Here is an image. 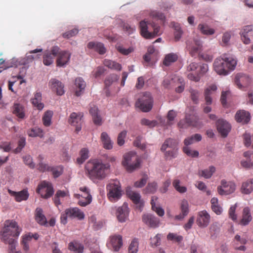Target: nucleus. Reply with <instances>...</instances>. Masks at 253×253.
I'll use <instances>...</instances> for the list:
<instances>
[{
    "label": "nucleus",
    "mask_w": 253,
    "mask_h": 253,
    "mask_svg": "<svg viewBox=\"0 0 253 253\" xmlns=\"http://www.w3.org/2000/svg\"><path fill=\"white\" fill-rule=\"evenodd\" d=\"M235 189L236 185L234 183L222 180L221 181V185L217 187V191L220 195H226L233 193Z\"/></svg>",
    "instance_id": "obj_12"
},
{
    "label": "nucleus",
    "mask_w": 253,
    "mask_h": 253,
    "mask_svg": "<svg viewBox=\"0 0 253 253\" xmlns=\"http://www.w3.org/2000/svg\"><path fill=\"white\" fill-rule=\"evenodd\" d=\"M167 239L168 240L175 241L177 243H180L183 240V237L181 235H178L177 234L169 233L167 235Z\"/></svg>",
    "instance_id": "obj_62"
},
{
    "label": "nucleus",
    "mask_w": 253,
    "mask_h": 253,
    "mask_svg": "<svg viewBox=\"0 0 253 253\" xmlns=\"http://www.w3.org/2000/svg\"><path fill=\"white\" fill-rule=\"evenodd\" d=\"M138 245V240L136 238L133 239L128 247V253H137Z\"/></svg>",
    "instance_id": "obj_54"
},
{
    "label": "nucleus",
    "mask_w": 253,
    "mask_h": 253,
    "mask_svg": "<svg viewBox=\"0 0 253 253\" xmlns=\"http://www.w3.org/2000/svg\"><path fill=\"white\" fill-rule=\"evenodd\" d=\"M231 37V33L230 32H226L224 33L222 37V46H227L229 44L230 40Z\"/></svg>",
    "instance_id": "obj_63"
},
{
    "label": "nucleus",
    "mask_w": 253,
    "mask_h": 253,
    "mask_svg": "<svg viewBox=\"0 0 253 253\" xmlns=\"http://www.w3.org/2000/svg\"><path fill=\"white\" fill-rule=\"evenodd\" d=\"M198 29L202 34L206 35H211L215 32L213 29L210 28L207 25L200 24L198 25Z\"/></svg>",
    "instance_id": "obj_50"
},
{
    "label": "nucleus",
    "mask_w": 253,
    "mask_h": 253,
    "mask_svg": "<svg viewBox=\"0 0 253 253\" xmlns=\"http://www.w3.org/2000/svg\"><path fill=\"white\" fill-rule=\"evenodd\" d=\"M217 129L222 136L226 137L231 129L230 125L226 121L219 119L216 122Z\"/></svg>",
    "instance_id": "obj_20"
},
{
    "label": "nucleus",
    "mask_w": 253,
    "mask_h": 253,
    "mask_svg": "<svg viewBox=\"0 0 253 253\" xmlns=\"http://www.w3.org/2000/svg\"><path fill=\"white\" fill-rule=\"evenodd\" d=\"M158 198L156 196H153L151 201V204L152 206V209L155 211L157 214L160 216H163L164 215V210L160 207L156 206V202L157 201Z\"/></svg>",
    "instance_id": "obj_42"
},
{
    "label": "nucleus",
    "mask_w": 253,
    "mask_h": 253,
    "mask_svg": "<svg viewBox=\"0 0 253 253\" xmlns=\"http://www.w3.org/2000/svg\"><path fill=\"white\" fill-rule=\"evenodd\" d=\"M177 142L175 140L172 138H169L165 141L164 143L162 146L161 150L164 152L168 148L169 149H177Z\"/></svg>",
    "instance_id": "obj_39"
},
{
    "label": "nucleus",
    "mask_w": 253,
    "mask_h": 253,
    "mask_svg": "<svg viewBox=\"0 0 253 253\" xmlns=\"http://www.w3.org/2000/svg\"><path fill=\"white\" fill-rule=\"evenodd\" d=\"M87 47L89 49H93L100 54H103L106 52V49L103 43L98 42L95 43L94 42H89L87 45Z\"/></svg>",
    "instance_id": "obj_36"
},
{
    "label": "nucleus",
    "mask_w": 253,
    "mask_h": 253,
    "mask_svg": "<svg viewBox=\"0 0 253 253\" xmlns=\"http://www.w3.org/2000/svg\"><path fill=\"white\" fill-rule=\"evenodd\" d=\"M21 231V229L15 221L6 220L1 232V240L5 244L10 243L11 240H15L13 237H18Z\"/></svg>",
    "instance_id": "obj_3"
},
{
    "label": "nucleus",
    "mask_w": 253,
    "mask_h": 253,
    "mask_svg": "<svg viewBox=\"0 0 253 253\" xmlns=\"http://www.w3.org/2000/svg\"><path fill=\"white\" fill-rule=\"evenodd\" d=\"M141 35L147 39H151L161 34L160 27L154 22L143 20L139 23Z\"/></svg>",
    "instance_id": "obj_4"
},
{
    "label": "nucleus",
    "mask_w": 253,
    "mask_h": 253,
    "mask_svg": "<svg viewBox=\"0 0 253 253\" xmlns=\"http://www.w3.org/2000/svg\"><path fill=\"white\" fill-rule=\"evenodd\" d=\"M242 42L246 44L251 42L250 38L253 36V26L248 25L245 26L240 32Z\"/></svg>",
    "instance_id": "obj_21"
},
{
    "label": "nucleus",
    "mask_w": 253,
    "mask_h": 253,
    "mask_svg": "<svg viewBox=\"0 0 253 253\" xmlns=\"http://www.w3.org/2000/svg\"><path fill=\"white\" fill-rule=\"evenodd\" d=\"M217 89V87L215 84H211L209 85L205 91V98L206 103L208 105H210L212 103V98L211 95L213 92L215 91Z\"/></svg>",
    "instance_id": "obj_33"
},
{
    "label": "nucleus",
    "mask_w": 253,
    "mask_h": 253,
    "mask_svg": "<svg viewBox=\"0 0 253 253\" xmlns=\"http://www.w3.org/2000/svg\"><path fill=\"white\" fill-rule=\"evenodd\" d=\"M52 115L53 112L51 111H47L45 112L42 117V122L45 126H48L51 125V120Z\"/></svg>",
    "instance_id": "obj_51"
},
{
    "label": "nucleus",
    "mask_w": 253,
    "mask_h": 253,
    "mask_svg": "<svg viewBox=\"0 0 253 253\" xmlns=\"http://www.w3.org/2000/svg\"><path fill=\"white\" fill-rule=\"evenodd\" d=\"M43 159V158L42 156L40 155L38 157V160H40V162L39 163L38 165V169L41 172H45V171H49L51 167L48 166L47 164L43 163L42 162V161Z\"/></svg>",
    "instance_id": "obj_49"
},
{
    "label": "nucleus",
    "mask_w": 253,
    "mask_h": 253,
    "mask_svg": "<svg viewBox=\"0 0 253 253\" xmlns=\"http://www.w3.org/2000/svg\"><path fill=\"white\" fill-rule=\"evenodd\" d=\"M183 152L188 156L192 158H197L199 156V152L196 150H193L189 147L185 146L183 148Z\"/></svg>",
    "instance_id": "obj_59"
},
{
    "label": "nucleus",
    "mask_w": 253,
    "mask_h": 253,
    "mask_svg": "<svg viewBox=\"0 0 253 253\" xmlns=\"http://www.w3.org/2000/svg\"><path fill=\"white\" fill-rule=\"evenodd\" d=\"M68 249L77 253H82L84 252V247L79 242L74 241L69 243Z\"/></svg>",
    "instance_id": "obj_37"
},
{
    "label": "nucleus",
    "mask_w": 253,
    "mask_h": 253,
    "mask_svg": "<svg viewBox=\"0 0 253 253\" xmlns=\"http://www.w3.org/2000/svg\"><path fill=\"white\" fill-rule=\"evenodd\" d=\"M100 138L103 144V147L105 149L110 150L113 148V142L106 132H102L101 134Z\"/></svg>",
    "instance_id": "obj_32"
},
{
    "label": "nucleus",
    "mask_w": 253,
    "mask_h": 253,
    "mask_svg": "<svg viewBox=\"0 0 253 253\" xmlns=\"http://www.w3.org/2000/svg\"><path fill=\"white\" fill-rule=\"evenodd\" d=\"M153 105V98L149 92L141 93L135 103L136 107L144 112H149L152 109Z\"/></svg>",
    "instance_id": "obj_6"
},
{
    "label": "nucleus",
    "mask_w": 253,
    "mask_h": 253,
    "mask_svg": "<svg viewBox=\"0 0 253 253\" xmlns=\"http://www.w3.org/2000/svg\"><path fill=\"white\" fill-rule=\"evenodd\" d=\"M123 246L122 236L120 235H114L110 236L107 243L108 248L114 251H119Z\"/></svg>",
    "instance_id": "obj_11"
},
{
    "label": "nucleus",
    "mask_w": 253,
    "mask_h": 253,
    "mask_svg": "<svg viewBox=\"0 0 253 253\" xmlns=\"http://www.w3.org/2000/svg\"><path fill=\"white\" fill-rule=\"evenodd\" d=\"M35 219L41 225H45L47 224L46 218L43 214V210L40 208H37L35 210Z\"/></svg>",
    "instance_id": "obj_28"
},
{
    "label": "nucleus",
    "mask_w": 253,
    "mask_h": 253,
    "mask_svg": "<svg viewBox=\"0 0 253 253\" xmlns=\"http://www.w3.org/2000/svg\"><path fill=\"white\" fill-rule=\"evenodd\" d=\"M103 64L105 66L111 69L117 71H121L122 69V66L120 64L111 60L105 59Z\"/></svg>",
    "instance_id": "obj_43"
},
{
    "label": "nucleus",
    "mask_w": 253,
    "mask_h": 253,
    "mask_svg": "<svg viewBox=\"0 0 253 253\" xmlns=\"http://www.w3.org/2000/svg\"><path fill=\"white\" fill-rule=\"evenodd\" d=\"M83 117V114L81 113L73 112L70 116L69 123L72 126H76V131L77 132L81 130Z\"/></svg>",
    "instance_id": "obj_18"
},
{
    "label": "nucleus",
    "mask_w": 253,
    "mask_h": 253,
    "mask_svg": "<svg viewBox=\"0 0 253 253\" xmlns=\"http://www.w3.org/2000/svg\"><path fill=\"white\" fill-rule=\"evenodd\" d=\"M8 192L11 196L15 198V200L18 202L26 200L29 197V193L27 190L25 189L20 192H15L8 189Z\"/></svg>",
    "instance_id": "obj_26"
},
{
    "label": "nucleus",
    "mask_w": 253,
    "mask_h": 253,
    "mask_svg": "<svg viewBox=\"0 0 253 253\" xmlns=\"http://www.w3.org/2000/svg\"><path fill=\"white\" fill-rule=\"evenodd\" d=\"M237 60L231 56L224 54L216 58L213 63L214 71L220 75L226 76L229 71L234 70Z\"/></svg>",
    "instance_id": "obj_2"
},
{
    "label": "nucleus",
    "mask_w": 253,
    "mask_h": 253,
    "mask_svg": "<svg viewBox=\"0 0 253 253\" xmlns=\"http://www.w3.org/2000/svg\"><path fill=\"white\" fill-rule=\"evenodd\" d=\"M49 86L52 90L56 92L58 95H62L64 93V85L60 81L55 79H51L50 80Z\"/></svg>",
    "instance_id": "obj_25"
},
{
    "label": "nucleus",
    "mask_w": 253,
    "mask_h": 253,
    "mask_svg": "<svg viewBox=\"0 0 253 253\" xmlns=\"http://www.w3.org/2000/svg\"><path fill=\"white\" fill-rule=\"evenodd\" d=\"M129 210L127 204L124 203L122 207H119L116 211V216L118 220L121 222H124L127 219Z\"/></svg>",
    "instance_id": "obj_24"
},
{
    "label": "nucleus",
    "mask_w": 253,
    "mask_h": 253,
    "mask_svg": "<svg viewBox=\"0 0 253 253\" xmlns=\"http://www.w3.org/2000/svg\"><path fill=\"white\" fill-rule=\"evenodd\" d=\"M140 160L134 152H129L124 155L122 164L128 172H132L140 166Z\"/></svg>",
    "instance_id": "obj_5"
},
{
    "label": "nucleus",
    "mask_w": 253,
    "mask_h": 253,
    "mask_svg": "<svg viewBox=\"0 0 253 253\" xmlns=\"http://www.w3.org/2000/svg\"><path fill=\"white\" fill-rule=\"evenodd\" d=\"M178 81V78H165L163 81V86L167 88H170L172 87H173L176 84H174V83L176 81Z\"/></svg>",
    "instance_id": "obj_52"
},
{
    "label": "nucleus",
    "mask_w": 253,
    "mask_h": 253,
    "mask_svg": "<svg viewBox=\"0 0 253 253\" xmlns=\"http://www.w3.org/2000/svg\"><path fill=\"white\" fill-rule=\"evenodd\" d=\"M126 193L128 197L132 201L134 204L136 205V208L140 211L144 206V202L140 199L141 196L138 193L131 190L130 187H127Z\"/></svg>",
    "instance_id": "obj_14"
},
{
    "label": "nucleus",
    "mask_w": 253,
    "mask_h": 253,
    "mask_svg": "<svg viewBox=\"0 0 253 253\" xmlns=\"http://www.w3.org/2000/svg\"><path fill=\"white\" fill-rule=\"evenodd\" d=\"M89 157V151L86 148H82L80 151V157L77 159L78 164H82Z\"/></svg>",
    "instance_id": "obj_44"
},
{
    "label": "nucleus",
    "mask_w": 253,
    "mask_h": 253,
    "mask_svg": "<svg viewBox=\"0 0 253 253\" xmlns=\"http://www.w3.org/2000/svg\"><path fill=\"white\" fill-rule=\"evenodd\" d=\"M109 191L108 198L111 202H116L122 196V190L120 182L117 180H113L110 182L107 186Z\"/></svg>",
    "instance_id": "obj_8"
},
{
    "label": "nucleus",
    "mask_w": 253,
    "mask_h": 253,
    "mask_svg": "<svg viewBox=\"0 0 253 253\" xmlns=\"http://www.w3.org/2000/svg\"><path fill=\"white\" fill-rule=\"evenodd\" d=\"M203 45L200 40L194 39L186 42V48L192 57H196L200 55Z\"/></svg>",
    "instance_id": "obj_9"
},
{
    "label": "nucleus",
    "mask_w": 253,
    "mask_h": 253,
    "mask_svg": "<svg viewBox=\"0 0 253 253\" xmlns=\"http://www.w3.org/2000/svg\"><path fill=\"white\" fill-rule=\"evenodd\" d=\"M75 84L77 87L80 89V90H77L75 92L76 95L77 96L81 95V91L84 89L86 84L85 82L81 78H77L75 81Z\"/></svg>",
    "instance_id": "obj_45"
},
{
    "label": "nucleus",
    "mask_w": 253,
    "mask_h": 253,
    "mask_svg": "<svg viewBox=\"0 0 253 253\" xmlns=\"http://www.w3.org/2000/svg\"><path fill=\"white\" fill-rule=\"evenodd\" d=\"M68 195V193L61 190H58L56 192L54 198V202L55 205L57 207L61 204L60 202V198H63Z\"/></svg>",
    "instance_id": "obj_56"
},
{
    "label": "nucleus",
    "mask_w": 253,
    "mask_h": 253,
    "mask_svg": "<svg viewBox=\"0 0 253 253\" xmlns=\"http://www.w3.org/2000/svg\"><path fill=\"white\" fill-rule=\"evenodd\" d=\"M116 49L118 51L125 55H127L133 51V48L131 47H130L128 48H126L121 45H117Z\"/></svg>",
    "instance_id": "obj_60"
},
{
    "label": "nucleus",
    "mask_w": 253,
    "mask_h": 253,
    "mask_svg": "<svg viewBox=\"0 0 253 253\" xmlns=\"http://www.w3.org/2000/svg\"><path fill=\"white\" fill-rule=\"evenodd\" d=\"M42 101V94L40 92H37L34 97L32 100L33 105L36 107L38 109L41 110L43 109L44 105L41 102Z\"/></svg>",
    "instance_id": "obj_40"
},
{
    "label": "nucleus",
    "mask_w": 253,
    "mask_h": 253,
    "mask_svg": "<svg viewBox=\"0 0 253 253\" xmlns=\"http://www.w3.org/2000/svg\"><path fill=\"white\" fill-rule=\"evenodd\" d=\"M150 16L153 20H160L162 22L165 19V15L161 12L153 11L150 13Z\"/></svg>",
    "instance_id": "obj_64"
},
{
    "label": "nucleus",
    "mask_w": 253,
    "mask_h": 253,
    "mask_svg": "<svg viewBox=\"0 0 253 253\" xmlns=\"http://www.w3.org/2000/svg\"><path fill=\"white\" fill-rule=\"evenodd\" d=\"M68 217L71 219L77 218L79 220H83L84 218V214L78 208H70L67 209L64 213H61L60 217L61 223L66 224Z\"/></svg>",
    "instance_id": "obj_7"
},
{
    "label": "nucleus",
    "mask_w": 253,
    "mask_h": 253,
    "mask_svg": "<svg viewBox=\"0 0 253 253\" xmlns=\"http://www.w3.org/2000/svg\"><path fill=\"white\" fill-rule=\"evenodd\" d=\"M12 113L20 119H23L25 117V109L22 105L15 103L12 107Z\"/></svg>",
    "instance_id": "obj_29"
},
{
    "label": "nucleus",
    "mask_w": 253,
    "mask_h": 253,
    "mask_svg": "<svg viewBox=\"0 0 253 253\" xmlns=\"http://www.w3.org/2000/svg\"><path fill=\"white\" fill-rule=\"evenodd\" d=\"M252 217L249 208L246 207L243 209L242 218L240 221V224L242 225H247L252 220Z\"/></svg>",
    "instance_id": "obj_35"
},
{
    "label": "nucleus",
    "mask_w": 253,
    "mask_h": 253,
    "mask_svg": "<svg viewBox=\"0 0 253 253\" xmlns=\"http://www.w3.org/2000/svg\"><path fill=\"white\" fill-rule=\"evenodd\" d=\"M178 59V56L174 53H170L166 55L163 60V64L166 66H169L171 64L175 62Z\"/></svg>",
    "instance_id": "obj_41"
},
{
    "label": "nucleus",
    "mask_w": 253,
    "mask_h": 253,
    "mask_svg": "<svg viewBox=\"0 0 253 253\" xmlns=\"http://www.w3.org/2000/svg\"><path fill=\"white\" fill-rule=\"evenodd\" d=\"M235 119L238 122L247 124L250 120V114L245 110H239L236 114Z\"/></svg>",
    "instance_id": "obj_27"
},
{
    "label": "nucleus",
    "mask_w": 253,
    "mask_h": 253,
    "mask_svg": "<svg viewBox=\"0 0 253 253\" xmlns=\"http://www.w3.org/2000/svg\"><path fill=\"white\" fill-rule=\"evenodd\" d=\"M181 212L184 213V215H187L189 212V203L188 201L183 199L181 201L180 204Z\"/></svg>",
    "instance_id": "obj_61"
},
{
    "label": "nucleus",
    "mask_w": 253,
    "mask_h": 253,
    "mask_svg": "<svg viewBox=\"0 0 253 253\" xmlns=\"http://www.w3.org/2000/svg\"><path fill=\"white\" fill-rule=\"evenodd\" d=\"M109 168V164H103L100 160L97 159L89 161L85 166L90 178L99 180L106 176Z\"/></svg>",
    "instance_id": "obj_1"
},
{
    "label": "nucleus",
    "mask_w": 253,
    "mask_h": 253,
    "mask_svg": "<svg viewBox=\"0 0 253 253\" xmlns=\"http://www.w3.org/2000/svg\"><path fill=\"white\" fill-rule=\"evenodd\" d=\"M244 156L247 158L246 161H243L241 164L242 167L246 168H249L253 166V153L251 151L244 152Z\"/></svg>",
    "instance_id": "obj_34"
},
{
    "label": "nucleus",
    "mask_w": 253,
    "mask_h": 253,
    "mask_svg": "<svg viewBox=\"0 0 253 253\" xmlns=\"http://www.w3.org/2000/svg\"><path fill=\"white\" fill-rule=\"evenodd\" d=\"M37 192L42 198L48 199L53 195L54 190L51 183L43 181L38 185Z\"/></svg>",
    "instance_id": "obj_10"
},
{
    "label": "nucleus",
    "mask_w": 253,
    "mask_h": 253,
    "mask_svg": "<svg viewBox=\"0 0 253 253\" xmlns=\"http://www.w3.org/2000/svg\"><path fill=\"white\" fill-rule=\"evenodd\" d=\"M171 24L175 30L174 33V39L176 41H178L181 37L182 31L181 30L179 24L173 22Z\"/></svg>",
    "instance_id": "obj_53"
},
{
    "label": "nucleus",
    "mask_w": 253,
    "mask_h": 253,
    "mask_svg": "<svg viewBox=\"0 0 253 253\" xmlns=\"http://www.w3.org/2000/svg\"><path fill=\"white\" fill-rule=\"evenodd\" d=\"M178 126L181 128H187L190 126H197L198 122L196 117L193 115H186L184 120H181Z\"/></svg>",
    "instance_id": "obj_22"
},
{
    "label": "nucleus",
    "mask_w": 253,
    "mask_h": 253,
    "mask_svg": "<svg viewBox=\"0 0 253 253\" xmlns=\"http://www.w3.org/2000/svg\"><path fill=\"white\" fill-rule=\"evenodd\" d=\"M89 113L92 117L94 124L97 126L101 125L102 123V118L100 116L98 115V108L95 106L90 107Z\"/></svg>",
    "instance_id": "obj_31"
},
{
    "label": "nucleus",
    "mask_w": 253,
    "mask_h": 253,
    "mask_svg": "<svg viewBox=\"0 0 253 253\" xmlns=\"http://www.w3.org/2000/svg\"><path fill=\"white\" fill-rule=\"evenodd\" d=\"M202 139V136L199 134H195L190 137L185 139L184 143L185 146L188 147V145L194 143L195 142L199 141Z\"/></svg>",
    "instance_id": "obj_48"
},
{
    "label": "nucleus",
    "mask_w": 253,
    "mask_h": 253,
    "mask_svg": "<svg viewBox=\"0 0 253 253\" xmlns=\"http://www.w3.org/2000/svg\"><path fill=\"white\" fill-rule=\"evenodd\" d=\"M27 133L30 137H37L41 138L43 136V130L39 127H35L28 131Z\"/></svg>",
    "instance_id": "obj_47"
},
{
    "label": "nucleus",
    "mask_w": 253,
    "mask_h": 253,
    "mask_svg": "<svg viewBox=\"0 0 253 253\" xmlns=\"http://www.w3.org/2000/svg\"><path fill=\"white\" fill-rule=\"evenodd\" d=\"M253 190V179H250L243 183L241 191L245 194H250Z\"/></svg>",
    "instance_id": "obj_38"
},
{
    "label": "nucleus",
    "mask_w": 253,
    "mask_h": 253,
    "mask_svg": "<svg viewBox=\"0 0 253 253\" xmlns=\"http://www.w3.org/2000/svg\"><path fill=\"white\" fill-rule=\"evenodd\" d=\"M209 69L208 65L207 64H203L200 67V69L195 74L190 73L188 74V78L191 80L197 82L200 81L201 76L206 73Z\"/></svg>",
    "instance_id": "obj_23"
},
{
    "label": "nucleus",
    "mask_w": 253,
    "mask_h": 253,
    "mask_svg": "<svg viewBox=\"0 0 253 253\" xmlns=\"http://www.w3.org/2000/svg\"><path fill=\"white\" fill-rule=\"evenodd\" d=\"M80 190L84 193V195H86L85 197V202L83 200H80L78 204L82 207H85L89 205L92 201V196L90 194L89 190L86 187H82L80 188Z\"/></svg>",
    "instance_id": "obj_30"
},
{
    "label": "nucleus",
    "mask_w": 253,
    "mask_h": 253,
    "mask_svg": "<svg viewBox=\"0 0 253 253\" xmlns=\"http://www.w3.org/2000/svg\"><path fill=\"white\" fill-rule=\"evenodd\" d=\"M215 168L213 166H210L208 169L199 170V174L205 178H210L215 172Z\"/></svg>",
    "instance_id": "obj_46"
},
{
    "label": "nucleus",
    "mask_w": 253,
    "mask_h": 253,
    "mask_svg": "<svg viewBox=\"0 0 253 253\" xmlns=\"http://www.w3.org/2000/svg\"><path fill=\"white\" fill-rule=\"evenodd\" d=\"M210 219V215L206 210H203L198 213L196 222L199 227L205 228L209 225Z\"/></svg>",
    "instance_id": "obj_17"
},
{
    "label": "nucleus",
    "mask_w": 253,
    "mask_h": 253,
    "mask_svg": "<svg viewBox=\"0 0 253 253\" xmlns=\"http://www.w3.org/2000/svg\"><path fill=\"white\" fill-rule=\"evenodd\" d=\"M142 221L151 228H156L159 226L160 220L153 214L150 213L144 214L142 217Z\"/></svg>",
    "instance_id": "obj_19"
},
{
    "label": "nucleus",
    "mask_w": 253,
    "mask_h": 253,
    "mask_svg": "<svg viewBox=\"0 0 253 253\" xmlns=\"http://www.w3.org/2000/svg\"><path fill=\"white\" fill-rule=\"evenodd\" d=\"M251 83V79L247 75L242 74H237L235 78V84L241 89H244L248 87Z\"/></svg>",
    "instance_id": "obj_15"
},
{
    "label": "nucleus",
    "mask_w": 253,
    "mask_h": 253,
    "mask_svg": "<svg viewBox=\"0 0 253 253\" xmlns=\"http://www.w3.org/2000/svg\"><path fill=\"white\" fill-rule=\"evenodd\" d=\"M59 47L58 46H54L51 49V51L44 52L43 55V63L46 66L52 64L54 58L59 52Z\"/></svg>",
    "instance_id": "obj_16"
},
{
    "label": "nucleus",
    "mask_w": 253,
    "mask_h": 253,
    "mask_svg": "<svg viewBox=\"0 0 253 253\" xmlns=\"http://www.w3.org/2000/svg\"><path fill=\"white\" fill-rule=\"evenodd\" d=\"M180 180L178 179H175L172 182V185L174 188L179 193H184L187 191V188L185 186L180 185Z\"/></svg>",
    "instance_id": "obj_58"
},
{
    "label": "nucleus",
    "mask_w": 253,
    "mask_h": 253,
    "mask_svg": "<svg viewBox=\"0 0 253 253\" xmlns=\"http://www.w3.org/2000/svg\"><path fill=\"white\" fill-rule=\"evenodd\" d=\"M63 171V168L61 166L51 167L49 171H51L54 177L56 178L62 174Z\"/></svg>",
    "instance_id": "obj_57"
},
{
    "label": "nucleus",
    "mask_w": 253,
    "mask_h": 253,
    "mask_svg": "<svg viewBox=\"0 0 253 253\" xmlns=\"http://www.w3.org/2000/svg\"><path fill=\"white\" fill-rule=\"evenodd\" d=\"M71 53L66 50H61L59 48L57 54L56 65L58 67H64L67 65L71 58Z\"/></svg>",
    "instance_id": "obj_13"
},
{
    "label": "nucleus",
    "mask_w": 253,
    "mask_h": 253,
    "mask_svg": "<svg viewBox=\"0 0 253 253\" xmlns=\"http://www.w3.org/2000/svg\"><path fill=\"white\" fill-rule=\"evenodd\" d=\"M119 78V77L116 74H112L108 76L104 81L106 88H108L114 82L118 80Z\"/></svg>",
    "instance_id": "obj_55"
}]
</instances>
